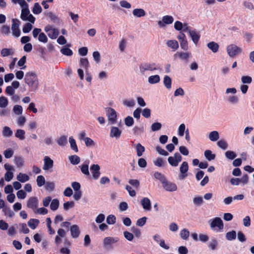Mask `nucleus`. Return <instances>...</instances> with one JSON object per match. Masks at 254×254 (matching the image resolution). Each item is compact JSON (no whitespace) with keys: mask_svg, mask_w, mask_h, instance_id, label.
<instances>
[{"mask_svg":"<svg viewBox=\"0 0 254 254\" xmlns=\"http://www.w3.org/2000/svg\"><path fill=\"white\" fill-rule=\"evenodd\" d=\"M24 81L31 91H35L39 86L38 76L34 72H27L25 75Z\"/></svg>","mask_w":254,"mask_h":254,"instance_id":"obj_1","label":"nucleus"},{"mask_svg":"<svg viewBox=\"0 0 254 254\" xmlns=\"http://www.w3.org/2000/svg\"><path fill=\"white\" fill-rule=\"evenodd\" d=\"M139 71L141 74H145L147 71H154L160 69L158 64L153 62H144L139 65Z\"/></svg>","mask_w":254,"mask_h":254,"instance_id":"obj_2","label":"nucleus"},{"mask_svg":"<svg viewBox=\"0 0 254 254\" xmlns=\"http://www.w3.org/2000/svg\"><path fill=\"white\" fill-rule=\"evenodd\" d=\"M210 228L214 232H221L223 231L224 226L221 218L216 217L208 221Z\"/></svg>","mask_w":254,"mask_h":254,"instance_id":"obj_3","label":"nucleus"},{"mask_svg":"<svg viewBox=\"0 0 254 254\" xmlns=\"http://www.w3.org/2000/svg\"><path fill=\"white\" fill-rule=\"evenodd\" d=\"M32 35L34 38H38L39 42L46 43L48 39L46 34L42 32L40 28H35L32 31Z\"/></svg>","mask_w":254,"mask_h":254,"instance_id":"obj_4","label":"nucleus"},{"mask_svg":"<svg viewBox=\"0 0 254 254\" xmlns=\"http://www.w3.org/2000/svg\"><path fill=\"white\" fill-rule=\"evenodd\" d=\"M20 17L23 20L29 21L32 23H34L35 20V18L30 13L28 6H26L22 7Z\"/></svg>","mask_w":254,"mask_h":254,"instance_id":"obj_5","label":"nucleus"},{"mask_svg":"<svg viewBox=\"0 0 254 254\" xmlns=\"http://www.w3.org/2000/svg\"><path fill=\"white\" fill-rule=\"evenodd\" d=\"M180 174L178 175V178L180 180H183L188 176V172L189 171V164L186 161L182 162L180 165Z\"/></svg>","mask_w":254,"mask_h":254,"instance_id":"obj_6","label":"nucleus"},{"mask_svg":"<svg viewBox=\"0 0 254 254\" xmlns=\"http://www.w3.org/2000/svg\"><path fill=\"white\" fill-rule=\"evenodd\" d=\"M106 113L109 123L114 124L117 122V113L114 109L112 108H107L106 109Z\"/></svg>","mask_w":254,"mask_h":254,"instance_id":"obj_7","label":"nucleus"},{"mask_svg":"<svg viewBox=\"0 0 254 254\" xmlns=\"http://www.w3.org/2000/svg\"><path fill=\"white\" fill-rule=\"evenodd\" d=\"M44 30L48 34V36L52 39H56L59 34V30L50 25L45 26Z\"/></svg>","mask_w":254,"mask_h":254,"instance_id":"obj_8","label":"nucleus"},{"mask_svg":"<svg viewBox=\"0 0 254 254\" xmlns=\"http://www.w3.org/2000/svg\"><path fill=\"white\" fill-rule=\"evenodd\" d=\"M227 52L230 57H234L237 55L240 54L242 52V49L235 44H231L227 46Z\"/></svg>","mask_w":254,"mask_h":254,"instance_id":"obj_9","label":"nucleus"},{"mask_svg":"<svg viewBox=\"0 0 254 254\" xmlns=\"http://www.w3.org/2000/svg\"><path fill=\"white\" fill-rule=\"evenodd\" d=\"M182 160V157L180 153H175L173 156H170L168 158L169 164L172 167H177Z\"/></svg>","mask_w":254,"mask_h":254,"instance_id":"obj_10","label":"nucleus"},{"mask_svg":"<svg viewBox=\"0 0 254 254\" xmlns=\"http://www.w3.org/2000/svg\"><path fill=\"white\" fill-rule=\"evenodd\" d=\"M39 200L37 197H29L26 203L27 207L34 211L38 206Z\"/></svg>","mask_w":254,"mask_h":254,"instance_id":"obj_11","label":"nucleus"},{"mask_svg":"<svg viewBox=\"0 0 254 254\" xmlns=\"http://www.w3.org/2000/svg\"><path fill=\"white\" fill-rule=\"evenodd\" d=\"M12 24L11 26V30L12 34L16 37H18L20 35V30L19 28L20 21L17 19H12Z\"/></svg>","mask_w":254,"mask_h":254,"instance_id":"obj_12","label":"nucleus"},{"mask_svg":"<svg viewBox=\"0 0 254 254\" xmlns=\"http://www.w3.org/2000/svg\"><path fill=\"white\" fill-rule=\"evenodd\" d=\"M163 188L168 191H175L177 190L178 187L176 184L174 183L169 182L165 180L163 182Z\"/></svg>","mask_w":254,"mask_h":254,"instance_id":"obj_13","label":"nucleus"},{"mask_svg":"<svg viewBox=\"0 0 254 254\" xmlns=\"http://www.w3.org/2000/svg\"><path fill=\"white\" fill-rule=\"evenodd\" d=\"M44 165L43 166V169L44 171H50L54 166V161L49 156H46L44 157Z\"/></svg>","mask_w":254,"mask_h":254,"instance_id":"obj_14","label":"nucleus"},{"mask_svg":"<svg viewBox=\"0 0 254 254\" xmlns=\"http://www.w3.org/2000/svg\"><path fill=\"white\" fill-rule=\"evenodd\" d=\"M174 21V18L173 16L171 15H165L162 17L161 21H158V26L163 28L165 26L166 24H172Z\"/></svg>","mask_w":254,"mask_h":254,"instance_id":"obj_15","label":"nucleus"},{"mask_svg":"<svg viewBox=\"0 0 254 254\" xmlns=\"http://www.w3.org/2000/svg\"><path fill=\"white\" fill-rule=\"evenodd\" d=\"M100 167L98 164H93L90 167L92 177L94 180H97L100 176Z\"/></svg>","mask_w":254,"mask_h":254,"instance_id":"obj_16","label":"nucleus"},{"mask_svg":"<svg viewBox=\"0 0 254 254\" xmlns=\"http://www.w3.org/2000/svg\"><path fill=\"white\" fill-rule=\"evenodd\" d=\"M122 130L116 127H111L110 136L111 137H115L119 139L122 134Z\"/></svg>","mask_w":254,"mask_h":254,"instance_id":"obj_17","label":"nucleus"},{"mask_svg":"<svg viewBox=\"0 0 254 254\" xmlns=\"http://www.w3.org/2000/svg\"><path fill=\"white\" fill-rule=\"evenodd\" d=\"M189 35L195 45H197L200 38V34L196 29H192L190 31Z\"/></svg>","mask_w":254,"mask_h":254,"instance_id":"obj_18","label":"nucleus"},{"mask_svg":"<svg viewBox=\"0 0 254 254\" xmlns=\"http://www.w3.org/2000/svg\"><path fill=\"white\" fill-rule=\"evenodd\" d=\"M140 204L144 210L149 211L151 210V201L148 197H143L140 200Z\"/></svg>","mask_w":254,"mask_h":254,"instance_id":"obj_19","label":"nucleus"},{"mask_svg":"<svg viewBox=\"0 0 254 254\" xmlns=\"http://www.w3.org/2000/svg\"><path fill=\"white\" fill-rule=\"evenodd\" d=\"M174 57L175 58H178L182 60L187 61L191 57V54L189 52H177L174 54Z\"/></svg>","mask_w":254,"mask_h":254,"instance_id":"obj_20","label":"nucleus"},{"mask_svg":"<svg viewBox=\"0 0 254 254\" xmlns=\"http://www.w3.org/2000/svg\"><path fill=\"white\" fill-rule=\"evenodd\" d=\"M89 163V160H86L82 165L79 166L81 172L86 176H89L90 175L88 167Z\"/></svg>","mask_w":254,"mask_h":254,"instance_id":"obj_21","label":"nucleus"},{"mask_svg":"<svg viewBox=\"0 0 254 254\" xmlns=\"http://www.w3.org/2000/svg\"><path fill=\"white\" fill-rule=\"evenodd\" d=\"M168 47L171 48L173 51H176L179 47V45L176 40H170L166 42Z\"/></svg>","mask_w":254,"mask_h":254,"instance_id":"obj_22","label":"nucleus"},{"mask_svg":"<svg viewBox=\"0 0 254 254\" xmlns=\"http://www.w3.org/2000/svg\"><path fill=\"white\" fill-rule=\"evenodd\" d=\"M118 241V238L108 237L104 239L103 243L105 246H111L112 244L117 243Z\"/></svg>","mask_w":254,"mask_h":254,"instance_id":"obj_23","label":"nucleus"},{"mask_svg":"<svg viewBox=\"0 0 254 254\" xmlns=\"http://www.w3.org/2000/svg\"><path fill=\"white\" fill-rule=\"evenodd\" d=\"M132 14L135 17L140 18L145 16L146 13L142 8H135L132 10Z\"/></svg>","mask_w":254,"mask_h":254,"instance_id":"obj_24","label":"nucleus"},{"mask_svg":"<svg viewBox=\"0 0 254 254\" xmlns=\"http://www.w3.org/2000/svg\"><path fill=\"white\" fill-rule=\"evenodd\" d=\"M71 235L73 238H77L80 234L79 227L76 225H73L70 227Z\"/></svg>","mask_w":254,"mask_h":254,"instance_id":"obj_25","label":"nucleus"},{"mask_svg":"<svg viewBox=\"0 0 254 254\" xmlns=\"http://www.w3.org/2000/svg\"><path fill=\"white\" fill-rule=\"evenodd\" d=\"M58 144L60 146H64L67 143V136L66 135H62L56 139Z\"/></svg>","mask_w":254,"mask_h":254,"instance_id":"obj_26","label":"nucleus"},{"mask_svg":"<svg viewBox=\"0 0 254 254\" xmlns=\"http://www.w3.org/2000/svg\"><path fill=\"white\" fill-rule=\"evenodd\" d=\"M207 46L213 53H216L218 52L219 46L215 42H210L207 44Z\"/></svg>","mask_w":254,"mask_h":254,"instance_id":"obj_27","label":"nucleus"},{"mask_svg":"<svg viewBox=\"0 0 254 254\" xmlns=\"http://www.w3.org/2000/svg\"><path fill=\"white\" fill-rule=\"evenodd\" d=\"M16 179L21 183H25L29 180V177L26 174L19 173L16 176Z\"/></svg>","mask_w":254,"mask_h":254,"instance_id":"obj_28","label":"nucleus"},{"mask_svg":"<svg viewBox=\"0 0 254 254\" xmlns=\"http://www.w3.org/2000/svg\"><path fill=\"white\" fill-rule=\"evenodd\" d=\"M160 81V77L159 75L155 74L148 77V82L151 84H154Z\"/></svg>","mask_w":254,"mask_h":254,"instance_id":"obj_29","label":"nucleus"},{"mask_svg":"<svg viewBox=\"0 0 254 254\" xmlns=\"http://www.w3.org/2000/svg\"><path fill=\"white\" fill-rule=\"evenodd\" d=\"M25 131L22 129H17L15 133V136L20 140H23L25 138Z\"/></svg>","mask_w":254,"mask_h":254,"instance_id":"obj_30","label":"nucleus"},{"mask_svg":"<svg viewBox=\"0 0 254 254\" xmlns=\"http://www.w3.org/2000/svg\"><path fill=\"white\" fill-rule=\"evenodd\" d=\"M12 131L8 127L5 126L3 127L2 134L5 137H9L12 135Z\"/></svg>","mask_w":254,"mask_h":254,"instance_id":"obj_31","label":"nucleus"},{"mask_svg":"<svg viewBox=\"0 0 254 254\" xmlns=\"http://www.w3.org/2000/svg\"><path fill=\"white\" fill-rule=\"evenodd\" d=\"M79 65L80 67L87 70L89 66V63L87 58H82L79 61Z\"/></svg>","mask_w":254,"mask_h":254,"instance_id":"obj_32","label":"nucleus"},{"mask_svg":"<svg viewBox=\"0 0 254 254\" xmlns=\"http://www.w3.org/2000/svg\"><path fill=\"white\" fill-rule=\"evenodd\" d=\"M163 83L164 86L168 89H170L172 87V79L168 75H165L163 79Z\"/></svg>","mask_w":254,"mask_h":254,"instance_id":"obj_33","label":"nucleus"},{"mask_svg":"<svg viewBox=\"0 0 254 254\" xmlns=\"http://www.w3.org/2000/svg\"><path fill=\"white\" fill-rule=\"evenodd\" d=\"M39 220L37 219H30L28 222V225L32 229L34 230L39 225Z\"/></svg>","mask_w":254,"mask_h":254,"instance_id":"obj_34","label":"nucleus"},{"mask_svg":"<svg viewBox=\"0 0 254 254\" xmlns=\"http://www.w3.org/2000/svg\"><path fill=\"white\" fill-rule=\"evenodd\" d=\"M1 56L3 57H7L13 54V51L12 49L4 48L0 52Z\"/></svg>","mask_w":254,"mask_h":254,"instance_id":"obj_35","label":"nucleus"},{"mask_svg":"<svg viewBox=\"0 0 254 254\" xmlns=\"http://www.w3.org/2000/svg\"><path fill=\"white\" fill-rule=\"evenodd\" d=\"M137 155L140 157L142 155L143 152L145 151V148L140 143H137L135 147Z\"/></svg>","mask_w":254,"mask_h":254,"instance_id":"obj_36","label":"nucleus"},{"mask_svg":"<svg viewBox=\"0 0 254 254\" xmlns=\"http://www.w3.org/2000/svg\"><path fill=\"white\" fill-rule=\"evenodd\" d=\"M219 137V133L217 131H212L209 133V138L212 141H217Z\"/></svg>","mask_w":254,"mask_h":254,"instance_id":"obj_37","label":"nucleus"},{"mask_svg":"<svg viewBox=\"0 0 254 254\" xmlns=\"http://www.w3.org/2000/svg\"><path fill=\"white\" fill-rule=\"evenodd\" d=\"M69 160L71 164L73 165H77L79 163L80 159L77 155H74L69 156Z\"/></svg>","mask_w":254,"mask_h":254,"instance_id":"obj_38","label":"nucleus"},{"mask_svg":"<svg viewBox=\"0 0 254 254\" xmlns=\"http://www.w3.org/2000/svg\"><path fill=\"white\" fill-rule=\"evenodd\" d=\"M69 142L70 143L71 148L75 152H77L78 151V147L76 145L75 140L73 138L72 136H70L69 138Z\"/></svg>","mask_w":254,"mask_h":254,"instance_id":"obj_39","label":"nucleus"},{"mask_svg":"<svg viewBox=\"0 0 254 254\" xmlns=\"http://www.w3.org/2000/svg\"><path fill=\"white\" fill-rule=\"evenodd\" d=\"M45 14L49 17L54 22H58L59 21V17L52 12L48 11L45 12Z\"/></svg>","mask_w":254,"mask_h":254,"instance_id":"obj_40","label":"nucleus"},{"mask_svg":"<svg viewBox=\"0 0 254 254\" xmlns=\"http://www.w3.org/2000/svg\"><path fill=\"white\" fill-rule=\"evenodd\" d=\"M204 156L208 161L214 160L215 158V155L212 153L210 150H206L204 151Z\"/></svg>","mask_w":254,"mask_h":254,"instance_id":"obj_41","label":"nucleus"},{"mask_svg":"<svg viewBox=\"0 0 254 254\" xmlns=\"http://www.w3.org/2000/svg\"><path fill=\"white\" fill-rule=\"evenodd\" d=\"M189 236H190V232L188 229L185 228V229H182L180 231V236L183 240H187L188 239V238L189 237Z\"/></svg>","mask_w":254,"mask_h":254,"instance_id":"obj_42","label":"nucleus"},{"mask_svg":"<svg viewBox=\"0 0 254 254\" xmlns=\"http://www.w3.org/2000/svg\"><path fill=\"white\" fill-rule=\"evenodd\" d=\"M59 206V201L58 199H54L52 200L50 204V208L53 211H55L58 209Z\"/></svg>","mask_w":254,"mask_h":254,"instance_id":"obj_43","label":"nucleus"},{"mask_svg":"<svg viewBox=\"0 0 254 254\" xmlns=\"http://www.w3.org/2000/svg\"><path fill=\"white\" fill-rule=\"evenodd\" d=\"M226 238L229 241L235 240L236 238V232L233 230L230 232H227L226 234Z\"/></svg>","mask_w":254,"mask_h":254,"instance_id":"obj_44","label":"nucleus"},{"mask_svg":"<svg viewBox=\"0 0 254 254\" xmlns=\"http://www.w3.org/2000/svg\"><path fill=\"white\" fill-rule=\"evenodd\" d=\"M218 242L215 239H212L208 244V248L211 250H215L217 249Z\"/></svg>","mask_w":254,"mask_h":254,"instance_id":"obj_45","label":"nucleus"},{"mask_svg":"<svg viewBox=\"0 0 254 254\" xmlns=\"http://www.w3.org/2000/svg\"><path fill=\"white\" fill-rule=\"evenodd\" d=\"M8 104V99L4 96L0 97V107L5 108Z\"/></svg>","mask_w":254,"mask_h":254,"instance_id":"obj_46","label":"nucleus"},{"mask_svg":"<svg viewBox=\"0 0 254 254\" xmlns=\"http://www.w3.org/2000/svg\"><path fill=\"white\" fill-rule=\"evenodd\" d=\"M123 104L124 106L127 107H133L135 104V101L132 99H128V100H124L123 101Z\"/></svg>","mask_w":254,"mask_h":254,"instance_id":"obj_47","label":"nucleus"},{"mask_svg":"<svg viewBox=\"0 0 254 254\" xmlns=\"http://www.w3.org/2000/svg\"><path fill=\"white\" fill-rule=\"evenodd\" d=\"M26 61V56H23L18 62L17 64L20 67L21 69H24L26 68V65H25V64Z\"/></svg>","mask_w":254,"mask_h":254,"instance_id":"obj_48","label":"nucleus"},{"mask_svg":"<svg viewBox=\"0 0 254 254\" xmlns=\"http://www.w3.org/2000/svg\"><path fill=\"white\" fill-rule=\"evenodd\" d=\"M36 182L39 187L43 186L46 183L44 177L42 175L38 176L37 177Z\"/></svg>","mask_w":254,"mask_h":254,"instance_id":"obj_49","label":"nucleus"},{"mask_svg":"<svg viewBox=\"0 0 254 254\" xmlns=\"http://www.w3.org/2000/svg\"><path fill=\"white\" fill-rule=\"evenodd\" d=\"M13 111L15 114L20 115L22 114L23 109L21 106L16 105L13 108Z\"/></svg>","mask_w":254,"mask_h":254,"instance_id":"obj_50","label":"nucleus"},{"mask_svg":"<svg viewBox=\"0 0 254 254\" xmlns=\"http://www.w3.org/2000/svg\"><path fill=\"white\" fill-rule=\"evenodd\" d=\"M14 163L18 167H21L24 165V160L21 157H15Z\"/></svg>","mask_w":254,"mask_h":254,"instance_id":"obj_51","label":"nucleus"},{"mask_svg":"<svg viewBox=\"0 0 254 254\" xmlns=\"http://www.w3.org/2000/svg\"><path fill=\"white\" fill-rule=\"evenodd\" d=\"M217 144L219 147L222 149L223 150H226L228 147V144L227 142L223 139L219 140L217 142Z\"/></svg>","mask_w":254,"mask_h":254,"instance_id":"obj_52","label":"nucleus"},{"mask_svg":"<svg viewBox=\"0 0 254 254\" xmlns=\"http://www.w3.org/2000/svg\"><path fill=\"white\" fill-rule=\"evenodd\" d=\"M42 11V7L40 4L36 2L34 4V7L32 9V12L35 14H38Z\"/></svg>","mask_w":254,"mask_h":254,"instance_id":"obj_53","label":"nucleus"},{"mask_svg":"<svg viewBox=\"0 0 254 254\" xmlns=\"http://www.w3.org/2000/svg\"><path fill=\"white\" fill-rule=\"evenodd\" d=\"M225 155L227 158L230 160L234 159L237 156L236 153L233 151H227Z\"/></svg>","mask_w":254,"mask_h":254,"instance_id":"obj_54","label":"nucleus"},{"mask_svg":"<svg viewBox=\"0 0 254 254\" xmlns=\"http://www.w3.org/2000/svg\"><path fill=\"white\" fill-rule=\"evenodd\" d=\"M154 165L157 167H162L164 166L165 162L164 160L161 158H157L155 160L153 161Z\"/></svg>","mask_w":254,"mask_h":254,"instance_id":"obj_55","label":"nucleus"},{"mask_svg":"<svg viewBox=\"0 0 254 254\" xmlns=\"http://www.w3.org/2000/svg\"><path fill=\"white\" fill-rule=\"evenodd\" d=\"M14 154V151L11 148H8L4 151L3 154L6 158H10L12 157Z\"/></svg>","mask_w":254,"mask_h":254,"instance_id":"obj_56","label":"nucleus"},{"mask_svg":"<svg viewBox=\"0 0 254 254\" xmlns=\"http://www.w3.org/2000/svg\"><path fill=\"white\" fill-rule=\"evenodd\" d=\"M106 222L109 225L114 224L116 222V218L114 215H109L107 218Z\"/></svg>","mask_w":254,"mask_h":254,"instance_id":"obj_57","label":"nucleus"},{"mask_svg":"<svg viewBox=\"0 0 254 254\" xmlns=\"http://www.w3.org/2000/svg\"><path fill=\"white\" fill-rule=\"evenodd\" d=\"M61 52L64 55L71 56L73 54V52L70 49L64 47L61 50Z\"/></svg>","mask_w":254,"mask_h":254,"instance_id":"obj_58","label":"nucleus"},{"mask_svg":"<svg viewBox=\"0 0 254 254\" xmlns=\"http://www.w3.org/2000/svg\"><path fill=\"white\" fill-rule=\"evenodd\" d=\"M162 127V124L160 123L156 122L152 124L151 128L152 131H156L160 130Z\"/></svg>","mask_w":254,"mask_h":254,"instance_id":"obj_59","label":"nucleus"},{"mask_svg":"<svg viewBox=\"0 0 254 254\" xmlns=\"http://www.w3.org/2000/svg\"><path fill=\"white\" fill-rule=\"evenodd\" d=\"M84 142L87 147H93L95 145V142L91 138L88 137L85 138Z\"/></svg>","mask_w":254,"mask_h":254,"instance_id":"obj_60","label":"nucleus"},{"mask_svg":"<svg viewBox=\"0 0 254 254\" xmlns=\"http://www.w3.org/2000/svg\"><path fill=\"white\" fill-rule=\"evenodd\" d=\"M125 124L127 127H131L134 124L133 119L130 116H127L125 119Z\"/></svg>","mask_w":254,"mask_h":254,"instance_id":"obj_61","label":"nucleus"},{"mask_svg":"<svg viewBox=\"0 0 254 254\" xmlns=\"http://www.w3.org/2000/svg\"><path fill=\"white\" fill-rule=\"evenodd\" d=\"M26 121V119L25 117L21 116L17 119V124L19 126L23 127Z\"/></svg>","mask_w":254,"mask_h":254,"instance_id":"obj_62","label":"nucleus"},{"mask_svg":"<svg viewBox=\"0 0 254 254\" xmlns=\"http://www.w3.org/2000/svg\"><path fill=\"white\" fill-rule=\"evenodd\" d=\"M193 202L195 205H201L203 203V200L202 197H195L193 199Z\"/></svg>","mask_w":254,"mask_h":254,"instance_id":"obj_63","label":"nucleus"},{"mask_svg":"<svg viewBox=\"0 0 254 254\" xmlns=\"http://www.w3.org/2000/svg\"><path fill=\"white\" fill-rule=\"evenodd\" d=\"M154 176L156 179L160 180L162 183L166 180L164 175L158 172L154 173Z\"/></svg>","mask_w":254,"mask_h":254,"instance_id":"obj_64","label":"nucleus"}]
</instances>
